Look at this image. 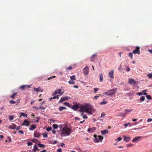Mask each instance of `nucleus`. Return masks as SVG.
Instances as JSON below:
<instances>
[{"mask_svg":"<svg viewBox=\"0 0 152 152\" xmlns=\"http://www.w3.org/2000/svg\"><path fill=\"white\" fill-rule=\"evenodd\" d=\"M36 126L35 125H32L31 126V127L29 128V130H30L32 131L34 129L36 128Z\"/></svg>","mask_w":152,"mask_h":152,"instance_id":"obj_20","label":"nucleus"},{"mask_svg":"<svg viewBox=\"0 0 152 152\" xmlns=\"http://www.w3.org/2000/svg\"><path fill=\"white\" fill-rule=\"evenodd\" d=\"M38 145L39 147L40 148H44V145L40 143H39L38 144Z\"/></svg>","mask_w":152,"mask_h":152,"instance_id":"obj_35","label":"nucleus"},{"mask_svg":"<svg viewBox=\"0 0 152 152\" xmlns=\"http://www.w3.org/2000/svg\"><path fill=\"white\" fill-rule=\"evenodd\" d=\"M94 93H96V91L99 90V88H94Z\"/></svg>","mask_w":152,"mask_h":152,"instance_id":"obj_43","label":"nucleus"},{"mask_svg":"<svg viewBox=\"0 0 152 152\" xmlns=\"http://www.w3.org/2000/svg\"><path fill=\"white\" fill-rule=\"evenodd\" d=\"M96 128L95 127H92L89 128L88 129L87 132L89 133H91L94 132L96 130Z\"/></svg>","mask_w":152,"mask_h":152,"instance_id":"obj_7","label":"nucleus"},{"mask_svg":"<svg viewBox=\"0 0 152 152\" xmlns=\"http://www.w3.org/2000/svg\"><path fill=\"white\" fill-rule=\"evenodd\" d=\"M20 115L21 116H23L25 117H27V114H25V113H22L20 114Z\"/></svg>","mask_w":152,"mask_h":152,"instance_id":"obj_27","label":"nucleus"},{"mask_svg":"<svg viewBox=\"0 0 152 152\" xmlns=\"http://www.w3.org/2000/svg\"><path fill=\"white\" fill-rule=\"evenodd\" d=\"M57 152H62V149L59 148L57 149Z\"/></svg>","mask_w":152,"mask_h":152,"instance_id":"obj_54","label":"nucleus"},{"mask_svg":"<svg viewBox=\"0 0 152 152\" xmlns=\"http://www.w3.org/2000/svg\"><path fill=\"white\" fill-rule=\"evenodd\" d=\"M101 133L102 135L108 134L109 131L107 129L102 130L101 131Z\"/></svg>","mask_w":152,"mask_h":152,"instance_id":"obj_17","label":"nucleus"},{"mask_svg":"<svg viewBox=\"0 0 152 152\" xmlns=\"http://www.w3.org/2000/svg\"><path fill=\"white\" fill-rule=\"evenodd\" d=\"M37 118L38 119H37V120L35 121V123H38L39 122V117H37L36 118Z\"/></svg>","mask_w":152,"mask_h":152,"instance_id":"obj_56","label":"nucleus"},{"mask_svg":"<svg viewBox=\"0 0 152 152\" xmlns=\"http://www.w3.org/2000/svg\"><path fill=\"white\" fill-rule=\"evenodd\" d=\"M60 135L61 137H65L70 135L72 132V129L67 126H65L60 130Z\"/></svg>","mask_w":152,"mask_h":152,"instance_id":"obj_2","label":"nucleus"},{"mask_svg":"<svg viewBox=\"0 0 152 152\" xmlns=\"http://www.w3.org/2000/svg\"><path fill=\"white\" fill-rule=\"evenodd\" d=\"M146 98L148 99H152V98L150 95H147L146 96Z\"/></svg>","mask_w":152,"mask_h":152,"instance_id":"obj_37","label":"nucleus"},{"mask_svg":"<svg viewBox=\"0 0 152 152\" xmlns=\"http://www.w3.org/2000/svg\"><path fill=\"white\" fill-rule=\"evenodd\" d=\"M13 116L12 115H10L9 116V119L10 121H12L13 120L14 118Z\"/></svg>","mask_w":152,"mask_h":152,"instance_id":"obj_38","label":"nucleus"},{"mask_svg":"<svg viewBox=\"0 0 152 152\" xmlns=\"http://www.w3.org/2000/svg\"><path fill=\"white\" fill-rule=\"evenodd\" d=\"M129 56L131 57V59L133 58V55L132 53H130L129 54Z\"/></svg>","mask_w":152,"mask_h":152,"instance_id":"obj_47","label":"nucleus"},{"mask_svg":"<svg viewBox=\"0 0 152 152\" xmlns=\"http://www.w3.org/2000/svg\"><path fill=\"white\" fill-rule=\"evenodd\" d=\"M38 150V148L37 146L36 145H34V148L33 149V151L34 152H35L37 150Z\"/></svg>","mask_w":152,"mask_h":152,"instance_id":"obj_22","label":"nucleus"},{"mask_svg":"<svg viewBox=\"0 0 152 152\" xmlns=\"http://www.w3.org/2000/svg\"><path fill=\"white\" fill-rule=\"evenodd\" d=\"M126 70L127 71L129 72L130 70V69L129 67H127Z\"/></svg>","mask_w":152,"mask_h":152,"instance_id":"obj_53","label":"nucleus"},{"mask_svg":"<svg viewBox=\"0 0 152 152\" xmlns=\"http://www.w3.org/2000/svg\"><path fill=\"white\" fill-rule=\"evenodd\" d=\"M133 145V144H127L126 145L127 147H131Z\"/></svg>","mask_w":152,"mask_h":152,"instance_id":"obj_49","label":"nucleus"},{"mask_svg":"<svg viewBox=\"0 0 152 152\" xmlns=\"http://www.w3.org/2000/svg\"><path fill=\"white\" fill-rule=\"evenodd\" d=\"M43 136L44 138H47L48 137L47 133L43 134Z\"/></svg>","mask_w":152,"mask_h":152,"instance_id":"obj_44","label":"nucleus"},{"mask_svg":"<svg viewBox=\"0 0 152 152\" xmlns=\"http://www.w3.org/2000/svg\"><path fill=\"white\" fill-rule=\"evenodd\" d=\"M129 82L130 84H134L136 83V81L133 79L129 78Z\"/></svg>","mask_w":152,"mask_h":152,"instance_id":"obj_12","label":"nucleus"},{"mask_svg":"<svg viewBox=\"0 0 152 152\" xmlns=\"http://www.w3.org/2000/svg\"><path fill=\"white\" fill-rule=\"evenodd\" d=\"M97 55L96 54H95L93 55L90 58V60L91 61H94L95 58V57Z\"/></svg>","mask_w":152,"mask_h":152,"instance_id":"obj_19","label":"nucleus"},{"mask_svg":"<svg viewBox=\"0 0 152 152\" xmlns=\"http://www.w3.org/2000/svg\"><path fill=\"white\" fill-rule=\"evenodd\" d=\"M52 132L53 134H55L56 133V132L55 130H53L52 131Z\"/></svg>","mask_w":152,"mask_h":152,"instance_id":"obj_63","label":"nucleus"},{"mask_svg":"<svg viewBox=\"0 0 152 152\" xmlns=\"http://www.w3.org/2000/svg\"><path fill=\"white\" fill-rule=\"evenodd\" d=\"M50 120V121H51L52 122H53V123L55 122V120H54L53 119H51Z\"/></svg>","mask_w":152,"mask_h":152,"instance_id":"obj_58","label":"nucleus"},{"mask_svg":"<svg viewBox=\"0 0 152 152\" xmlns=\"http://www.w3.org/2000/svg\"><path fill=\"white\" fill-rule=\"evenodd\" d=\"M61 89L56 90L54 91V93L53 94H52V95H56L58 94H61V95H62L63 94V93L62 92V93H61Z\"/></svg>","mask_w":152,"mask_h":152,"instance_id":"obj_9","label":"nucleus"},{"mask_svg":"<svg viewBox=\"0 0 152 152\" xmlns=\"http://www.w3.org/2000/svg\"><path fill=\"white\" fill-rule=\"evenodd\" d=\"M79 106L77 104H74L72 107L70 106V108H71L72 109L74 110H76L79 108Z\"/></svg>","mask_w":152,"mask_h":152,"instance_id":"obj_14","label":"nucleus"},{"mask_svg":"<svg viewBox=\"0 0 152 152\" xmlns=\"http://www.w3.org/2000/svg\"><path fill=\"white\" fill-rule=\"evenodd\" d=\"M142 92V94L143 95H146V96L147 94V93Z\"/></svg>","mask_w":152,"mask_h":152,"instance_id":"obj_64","label":"nucleus"},{"mask_svg":"<svg viewBox=\"0 0 152 152\" xmlns=\"http://www.w3.org/2000/svg\"><path fill=\"white\" fill-rule=\"evenodd\" d=\"M137 95H139V96H140L142 94V92H137Z\"/></svg>","mask_w":152,"mask_h":152,"instance_id":"obj_48","label":"nucleus"},{"mask_svg":"<svg viewBox=\"0 0 152 152\" xmlns=\"http://www.w3.org/2000/svg\"><path fill=\"white\" fill-rule=\"evenodd\" d=\"M145 98L144 96H142L140 98V100L141 102H143L145 100Z\"/></svg>","mask_w":152,"mask_h":152,"instance_id":"obj_26","label":"nucleus"},{"mask_svg":"<svg viewBox=\"0 0 152 152\" xmlns=\"http://www.w3.org/2000/svg\"><path fill=\"white\" fill-rule=\"evenodd\" d=\"M72 67L71 66H69V67H67L66 68V69L69 70H70L72 69Z\"/></svg>","mask_w":152,"mask_h":152,"instance_id":"obj_57","label":"nucleus"},{"mask_svg":"<svg viewBox=\"0 0 152 152\" xmlns=\"http://www.w3.org/2000/svg\"><path fill=\"white\" fill-rule=\"evenodd\" d=\"M53 127L54 129H56L58 128V126L56 124H54L53 125Z\"/></svg>","mask_w":152,"mask_h":152,"instance_id":"obj_31","label":"nucleus"},{"mask_svg":"<svg viewBox=\"0 0 152 152\" xmlns=\"http://www.w3.org/2000/svg\"><path fill=\"white\" fill-rule=\"evenodd\" d=\"M32 141L33 142L36 143L37 142H39L38 140L36 139H33L32 140Z\"/></svg>","mask_w":152,"mask_h":152,"instance_id":"obj_46","label":"nucleus"},{"mask_svg":"<svg viewBox=\"0 0 152 152\" xmlns=\"http://www.w3.org/2000/svg\"><path fill=\"white\" fill-rule=\"evenodd\" d=\"M117 90V88H114L109 90L107 91L104 92V94H106L108 96H111L114 94Z\"/></svg>","mask_w":152,"mask_h":152,"instance_id":"obj_3","label":"nucleus"},{"mask_svg":"<svg viewBox=\"0 0 152 152\" xmlns=\"http://www.w3.org/2000/svg\"><path fill=\"white\" fill-rule=\"evenodd\" d=\"M34 90L36 92H38L39 91L43 92V90L41 89L40 87H39L37 88H34Z\"/></svg>","mask_w":152,"mask_h":152,"instance_id":"obj_15","label":"nucleus"},{"mask_svg":"<svg viewBox=\"0 0 152 152\" xmlns=\"http://www.w3.org/2000/svg\"><path fill=\"white\" fill-rule=\"evenodd\" d=\"M106 114L103 113H102V114H101V117H103V116H105V115Z\"/></svg>","mask_w":152,"mask_h":152,"instance_id":"obj_59","label":"nucleus"},{"mask_svg":"<svg viewBox=\"0 0 152 152\" xmlns=\"http://www.w3.org/2000/svg\"><path fill=\"white\" fill-rule=\"evenodd\" d=\"M39 109H42L45 110V109L46 107H43L42 106H40L39 107Z\"/></svg>","mask_w":152,"mask_h":152,"instance_id":"obj_52","label":"nucleus"},{"mask_svg":"<svg viewBox=\"0 0 152 152\" xmlns=\"http://www.w3.org/2000/svg\"><path fill=\"white\" fill-rule=\"evenodd\" d=\"M88 118V117L86 116V115H83V118L84 119H87Z\"/></svg>","mask_w":152,"mask_h":152,"instance_id":"obj_55","label":"nucleus"},{"mask_svg":"<svg viewBox=\"0 0 152 152\" xmlns=\"http://www.w3.org/2000/svg\"><path fill=\"white\" fill-rule=\"evenodd\" d=\"M68 98L67 96H65L64 98H61L60 100L58 102L59 103H61L63 101L68 100Z\"/></svg>","mask_w":152,"mask_h":152,"instance_id":"obj_13","label":"nucleus"},{"mask_svg":"<svg viewBox=\"0 0 152 152\" xmlns=\"http://www.w3.org/2000/svg\"><path fill=\"white\" fill-rule=\"evenodd\" d=\"M124 140L126 142H128L131 139V138L129 137L124 136Z\"/></svg>","mask_w":152,"mask_h":152,"instance_id":"obj_16","label":"nucleus"},{"mask_svg":"<svg viewBox=\"0 0 152 152\" xmlns=\"http://www.w3.org/2000/svg\"><path fill=\"white\" fill-rule=\"evenodd\" d=\"M52 98L53 99H59V95H57L56 96H54L52 97Z\"/></svg>","mask_w":152,"mask_h":152,"instance_id":"obj_36","label":"nucleus"},{"mask_svg":"<svg viewBox=\"0 0 152 152\" xmlns=\"http://www.w3.org/2000/svg\"><path fill=\"white\" fill-rule=\"evenodd\" d=\"M107 101H104L101 102L100 104L101 105L104 104H107Z\"/></svg>","mask_w":152,"mask_h":152,"instance_id":"obj_34","label":"nucleus"},{"mask_svg":"<svg viewBox=\"0 0 152 152\" xmlns=\"http://www.w3.org/2000/svg\"><path fill=\"white\" fill-rule=\"evenodd\" d=\"M147 76L150 78H152V73H149L147 75Z\"/></svg>","mask_w":152,"mask_h":152,"instance_id":"obj_33","label":"nucleus"},{"mask_svg":"<svg viewBox=\"0 0 152 152\" xmlns=\"http://www.w3.org/2000/svg\"><path fill=\"white\" fill-rule=\"evenodd\" d=\"M61 146L62 147H65V144L64 143H62L61 145Z\"/></svg>","mask_w":152,"mask_h":152,"instance_id":"obj_62","label":"nucleus"},{"mask_svg":"<svg viewBox=\"0 0 152 152\" xmlns=\"http://www.w3.org/2000/svg\"><path fill=\"white\" fill-rule=\"evenodd\" d=\"M27 87V86H22L20 87V88L22 90H24V88Z\"/></svg>","mask_w":152,"mask_h":152,"instance_id":"obj_42","label":"nucleus"},{"mask_svg":"<svg viewBox=\"0 0 152 152\" xmlns=\"http://www.w3.org/2000/svg\"><path fill=\"white\" fill-rule=\"evenodd\" d=\"M63 104H64L66 105L67 106L69 107H70V105L69 104V103L67 102H65Z\"/></svg>","mask_w":152,"mask_h":152,"instance_id":"obj_29","label":"nucleus"},{"mask_svg":"<svg viewBox=\"0 0 152 152\" xmlns=\"http://www.w3.org/2000/svg\"><path fill=\"white\" fill-rule=\"evenodd\" d=\"M101 95L100 94H99L98 96H94V98L96 99H97V98L99 97Z\"/></svg>","mask_w":152,"mask_h":152,"instance_id":"obj_60","label":"nucleus"},{"mask_svg":"<svg viewBox=\"0 0 152 152\" xmlns=\"http://www.w3.org/2000/svg\"><path fill=\"white\" fill-rule=\"evenodd\" d=\"M9 102L10 103L12 104H15L16 103L15 101L14 100H10Z\"/></svg>","mask_w":152,"mask_h":152,"instance_id":"obj_45","label":"nucleus"},{"mask_svg":"<svg viewBox=\"0 0 152 152\" xmlns=\"http://www.w3.org/2000/svg\"><path fill=\"white\" fill-rule=\"evenodd\" d=\"M59 110L60 111H61L63 110L66 109V108L65 107H64L61 106V107H59Z\"/></svg>","mask_w":152,"mask_h":152,"instance_id":"obj_24","label":"nucleus"},{"mask_svg":"<svg viewBox=\"0 0 152 152\" xmlns=\"http://www.w3.org/2000/svg\"><path fill=\"white\" fill-rule=\"evenodd\" d=\"M55 77H56V76H51L50 77L48 78V79L47 80H49L52 79L53 78H55Z\"/></svg>","mask_w":152,"mask_h":152,"instance_id":"obj_39","label":"nucleus"},{"mask_svg":"<svg viewBox=\"0 0 152 152\" xmlns=\"http://www.w3.org/2000/svg\"><path fill=\"white\" fill-rule=\"evenodd\" d=\"M17 94V93H14L13 94H12L11 96H10V97L12 98L13 99L14 98L15 96Z\"/></svg>","mask_w":152,"mask_h":152,"instance_id":"obj_30","label":"nucleus"},{"mask_svg":"<svg viewBox=\"0 0 152 152\" xmlns=\"http://www.w3.org/2000/svg\"><path fill=\"white\" fill-rule=\"evenodd\" d=\"M30 123V121H28L27 119H25L22 125V126L25 125L28 126L29 125Z\"/></svg>","mask_w":152,"mask_h":152,"instance_id":"obj_11","label":"nucleus"},{"mask_svg":"<svg viewBox=\"0 0 152 152\" xmlns=\"http://www.w3.org/2000/svg\"><path fill=\"white\" fill-rule=\"evenodd\" d=\"M132 110H128V109H125V111L126 112V114H128L129 113H128V112H131L132 111Z\"/></svg>","mask_w":152,"mask_h":152,"instance_id":"obj_40","label":"nucleus"},{"mask_svg":"<svg viewBox=\"0 0 152 152\" xmlns=\"http://www.w3.org/2000/svg\"><path fill=\"white\" fill-rule=\"evenodd\" d=\"M139 50L140 48L138 47H137L136 48V49L133 50V53L134 54L137 53L138 54H140V51Z\"/></svg>","mask_w":152,"mask_h":152,"instance_id":"obj_8","label":"nucleus"},{"mask_svg":"<svg viewBox=\"0 0 152 152\" xmlns=\"http://www.w3.org/2000/svg\"><path fill=\"white\" fill-rule=\"evenodd\" d=\"M40 135V134L38 131H36L34 132V135L35 137H38Z\"/></svg>","mask_w":152,"mask_h":152,"instance_id":"obj_18","label":"nucleus"},{"mask_svg":"<svg viewBox=\"0 0 152 152\" xmlns=\"http://www.w3.org/2000/svg\"><path fill=\"white\" fill-rule=\"evenodd\" d=\"M52 129V128L51 127H49L47 128L46 130L48 131H51Z\"/></svg>","mask_w":152,"mask_h":152,"instance_id":"obj_41","label":"nucleus"},{"mask_svg":"<svg viewBox=\"0 0 152 152\" xmlns=\"http://www.w3.org/2000/svg\"><path fill=\"white\" fill-rule=\"evenodd\" d=\"M100 81L102 82L103 80V76L102 73H100L99 74Z\"/></svg>","mask_w":152,"mask_h":152,"instance_id":"obj_21","label":"nucleus"},{"mask_svg":"<svg viewBox=\"0 0 152 152\" xmlns=\"http://www.w3.org/2000/svg\"><path fill=\"white\" fill-rule=\"evenodd\" d=\"M70 78L71 80H75V75H73L70 77Z\"/></svg>","mask_w":152,"mask_h":152,"instance_id":"obj_25","label":"nucleus"},{"mask_svg":"<svg viewBox=\"0 0 152 152\" xmlns=\"http://www.w3.org/2000/svg\"><path fill=\"white\" fill-rule=\"evenodd\" d=\"M125 115H126V114L125 113H120L117 116H122L123 117H125Z\"/></svg>","mask_w":152,"mask_h":152,"instance_id":"obj_23","label":"nucleus"},{"mask_svg":"<svg viewBox=\"0 0 152 152\" xmlns=\"http://www.w3.org/2000/svg\"><path fill=\"white\" fill-rule=\"evenodd\" d=\"M114 75V70L112 69L110 71H109L108 72V75L109 77L111 79H113L114 78L113 76Z\"/></svg>","mask_w":152,"mask_h":152,"instance_id":"obj_10","label":"nucleus"},{"mask_svg":"<svg viewBox=\"0 0 152 152\" xmlns=\"http://www.w3.org/2000/svg\"><path fill=\"white\" fill-rule=\"evenodd\" d=\"M57 142L56 140H54V141H53V144H55Z\"/></svg>","mask_w":152,"mask_h":152,"instance_id":"obj_61","label":"nucleus"},{"mask_svg":"<svg viewBox=\"0 0 152 152\" xmlns=\"http://www.w3.org/2000/svg\"><path fill=\"white\" fill-rule=\"evenodd\" d=\"M94 137L95 138L94 142H102V140L103 139V137L101 136H97L96 135H94Z\"/></svg>","mask_w":152,"mask_h":152,"instance_id":"obj_4","label":"nucleus"},{"mask_svg":"<svg viewBox=\"0 0 152 152\" xmlns=\"http://www.w3.org/2000/svg\"><path fill=\"white\" fill-rule=\"evenodd\" d=\"M152 121V118H149L148 119L147 122H150Z\"/></svg>","mask_w":152,"mask_h":152,"instance_id":"obj_50","label":"nucleus"},{"mask_svg":"<svg viewBox=\"0 0 152 152\" xmlns=\"http://www.w3.org/2000/svg\"><path fill=\"white\" fill-rule=\"evenodd\" d=\"M122 140V138L121 137H119L117 139L115 140V141H117V142H119V141H121Z\"/></svg>","mask_w":152,"mask_h":152,"instance_id":"obj_28","label":"nucleus"},{"mask_svg":"<svg viewBox=\"0 0 152 152\" xmlns=\"http://www.w3.org/2000/svg\"><path fill=\"white\" fill-rule=\"evenodd\" d=\"M27 145L28 146H30L32 144V143L31 142H27Z\"/></svg>","mask_w":152,"mask_h":152,"instance_id":"obj_51","label":"nucleus"},{"mask_svg":"<svg viewBox=\"0 0 152 152\" xmlns=\"http://www.w3.org/2000/svg\"><path fill=\"white\" fill-rule=\"evenodd\" d=\"M142 138L141 136H137L135 137L132 140V142H137L140 140V139Z\"/></svg>","mask_w":152,"mask_h":152,"instance_id":"obj_6","label":"nucleus"},{"mask_svg":"<svg viewBox=\"0 0 152 152\" xmlns=\"http://www.w3.org/2000/svg\"><path fill=\"white\" fill-rule=\"evenodd\" d=\"M80 111L82 112H86L88 113L92 114L95 112L96 110L92 107L91 105L87 104L82 106L80 108Z\"/></svg>","mask_w":152,"mask_h":152,"instance_id":"obj_1","label":"nucleus"},{"mask_svg":"<svg viewBox=\"0 0 152 152\" xmlns=\"http://www.w3.org/2000/svg\"><path fill=\"white\" fill-rule=\"evenodd\" d=\"M89 69L87 66H86L83 70V73L85 75H87L89 73Z\"/></svg>","mask_w":152,"mask_h":152,"instance_id":"obj_5","label":"nucleus"},{"mask_svg":"<svg viewBox=\"0 0 152 152\" xmlns=\"http://www.w3.org/2000/svg\"><path fill=\"white\" fill-rule=\"evenodd\" d=\"M69 83L70 84H75V82L73 80H70L68 81Z\"/></svg>","mask_w":152,"mask_h":152,"instance_id":"obj_32","label":"nucleus"}]
</instances>
